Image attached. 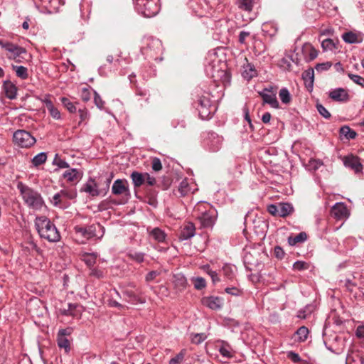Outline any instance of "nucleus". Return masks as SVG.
Here are the masks:
<instances>
[{"label":"nucleus","mask_w":364,"mask_h":364,"mask_svg":"<svg viewBox=\"0 0 364 364\" xmlns=\"http://www.w3.org/2000/svg\"><path fill=\"white\" fill-rule=\"evenodd\" d=\"M35 225L41 237L51 242L60 240V235L55 225L46 217H37L35 220Z\"/></svg>","instance_id":"f257e3e1"},{"label":"nucleus","mask_w":364,"mask_h":364,"mask_svg":"<svg viewBox=\"0 0 364 364\" xmlns=\"http://www.w3.org/2000/svg\"><path fill=\"white\" fill-rule=\"evenodd\" d=\"M193 214L199 220L201 228H212L215 220V210L207 203L199 202L194 208Z\"/></svg>","instance_id":"f03ea898"},{"label":"nucleus","mask_w":364,"mask_h":364,"mask_svg":"<svg viewBox=\"0 0 364 364\" xmlns=\"http://www.w3.org/2000/svg\"><path fill=\"white\" fill-rule=\"evenodd\" d=\"M17 188L27 206L34 210H40L42 208L44 205V201L38 191L31 188L21 182L18 183Z\"/></svg>","instance_id":"7ed1b4c3"},{"label":"nucleus","mask_w":364,"mask_h":364,"mask_svg":"<svg viewBox=\"0 0 364 364\" xmlns=\"http://www.w3.org/2000/svg\"><path fill=\"white\" fill-rule=\"evenodd\" d=\"M77 240L80 243H85L87 240L96 237L101 239L105 233V228L100 224H92L89 226H75L74 228Z\"/></svg>","instance_id":"20e7f679"},{"label":"nucleus","mask_w":364,"mask_h":364,"mask_svg":"<svg viewBox=\"0 0 364 364\" xmlns=\"http://www.w3.org/2000/svg\"><path fill=\"white\" fill-rule=\"evenodd\" d=\"M0 46L7 52L6 56L9 59L14 60L18 63H21V59L24 58L23 55L27 54L26 50L24 48L9 41L0 40Z\"/></svg>","instance_id":"39448f33"},{"label":"nucleus","mask_w":364,"mask_h":364,"mask_svg":"<svg viewBox=\"0 0 364 364\" xmlns=\"http://www.w3.org/2000/svg\"><path fill=\"white\" fill-rule=\"evenodd\" d=\"M137 10L144 17L155 16L160 11L159 0H149L137 3Z\"/></svg>","instance_id":"423d86ee"},{"label":"nucleus","mask_w":364,"mask_h":364,"mask_svg":"<svg viewBox=\"0 0 364 364\" xmlns=\"http://www.w3.org/2000/svg\"><path fill=\"white\" fill-rule=\"evenodd\" d=\"M13 141L14 144L21 148H28L33 146L36 140L30 132L19 129L16 131L13 135Z\"/></svg>","instance_id":"0eeeda50"},{"label":"nucleus","mask_w":364,"mask_h":364,"mask_svg":"<svg viewBox=\"0 0 364 364\" xmlns=\"http://www.w3.org/2000/svg\"><path fill=\"white\" fill-rule=\"evenodd\" d=\"M262 97L264 103L269 105L272 107L279 108V102L276 97V92L273 91V88H264L262 91L259 92Z\"/></svg>","instance_id":"6e6552de"},{"label":"nucleus","mask_w":364,"mask_h":364,"mask_svg":"<svg viewBox=\"0 0 364 364\" xmlns=\"http://www.w3.org/2000/svg\"><path fill=\"white\" fill-rule=\"evenodd\" d=\"M198 111L202 118L208 117L213 111L210 99L208 96H202L198 100Z\"/></svg>","instance_id":"1a4fd4ad"},{"label":"nucleus","mask_w":364,"mask_h":364,"mask_svg":"<svg viewBox=\"0 0 364 364\" xmlns=\"http://www.w3.org/2000/svg\"><path fill=\"white\" fill-rule=\"evenodd\" d=\"M59 311L64 316L79 318L82 312V306L77 304L69 303L66 307L60 308Z\"/></svg>","instance_id":"9d476101"},{"label":"nucleus","mask_w":364,"mask_h":364,"mask_svg":"<svg viewBox=\"0 0 364 364\" xmlns=\"http://www.w3.org/2000/svg\"><path fill=\"white\" fill-rule=\"evenodd\" d=\"M344 165L354 170L356 173L362 172L363 164L360 159L354 155H349L343 159Z\"/></svg>","instance_id":"9b49d317"},{"label":"nucleus","mask_w":364,"mask_h":364,"mask_svg":"<svg viewBox=\"0 0 364 364\" xmlns=\"http://www.w3.org/2000/svg\"><path fill=\"white\" fill-rule=\"evenodd\" d=\"M201 302L203 306L214 311L220 309L223 305V299L222 298L213 296L203 297Z\"/></svg>","instance_id":"f8f14e48"},{"label":"nucleus","mask_w":364,"mask_h":364,"mask_svg":"<svg viewBox=\"0 0 364 364\" xmlns=\"http://www.w3.org/2000/svg\"><path fill=\"white\" fill-rule=\"evenodd\" d=\"M328 97L332 100L338 102H346L349 100L348 91L341 87L330 90L328 92Z\"/></svg>","instance_id":"ddd939ff"},{"label":"nucleus","mask_w":364,"mask_h":364,"mask_svg":"<svg viewBox=\"0 0 364 364\" xmlns=\"http://www.w3.org/2000/svg\"><path fill=\"white\" fill-rule=\"evenodd\" d=\"M331 213L338 220L347 218L349 215L348 210L343 203H336L332 207Z\"/></svg>","instance_id":"4468645a"},{"label":"nucleus","mask_w":364,"mask_h":364,"mask_svg":"<svg viewBox=\"0 0 364 364\" xmlns=\"http://www.w3.org/2000/svg\"><path fill=\"white\" fill-rule=\"evenodd\" d=\"M112 192L117 196L128 193L129 192L128 182L126 180L117 179L112 185Z\"/></svg>","instance_id":"2eb2a0df"},{"label":"nucleus","mask_w":364,"mask_h":364,"mask_svg":"<svg viewBox=\"0 0 364 364\" xmlns=\"http://www.w3.org/2000/svg\"><path fill=\"white\" fill-rule=\"evenodd\" d=\"M342 38L347 43H360L363 41V35L360 32L348 31L342 35Z\"/></svg>","instance_id":"dca6fc26"},{"label":"nucleus","mask_w":364,"mask_h":364,"mask_svg":"<svg viewBox=\"0 0 364 364\" xmlns=\"http://www.w3.org/2000/svg\"><path fill=\"white\" fill-rule=\"evenodd\" d=\"M136 291L137 292L136 293L131 290H125L124 295L129 299V302H131L133 304H144L146 299L141 296V291L137 289Z\"/></svg>","instance_id":"f3484780"},{"label":"nucleus","mask_w":364,"mask_h":364,"mask_svg":"<svg viewBox=\"0 0 364 364\" xmlns=\"http://www.w3.org/2000/svg\"><path fill=\"white\" fill-rule=\"evenodd\" d=\"M346 364H364V354L360 351H351L347 355Z\"/></svg>","instance_id":"a211bd4d"},{"label":"nucleus","mask_w":364,"mask_h":364,"mask_svg":"<svg viewBox=\"0 0 364 364\" xmlns=\"http://www.w3.org/2000/svg\"><path fill=\"white\" fill-rule=\"evenodd\" d=\"M174 288L179 291L184 290L187 286L186 278L182 274H176L173 276Z\"/></svg>","instance_id":"6ab92c4d"},{"label":"nucleus","mask_w":364,"mask_h":364,"mask_svg":"<svg viewBox=\"0 0 364 364\" xmlns=\"http://www.w3.org/2000/svg\"><path fill=\"white\" fill-rule=\"evenodd\" d=\"M82 191L89 193L92 196H97L100 194L97 184L95 180L92 178L89 179V181L85 184Z\"/></svg>","instance_id":"aec40b11"},{"label":"nucleus","mask_w":364,"mask_h":364,"mask_svg":"<svg viewBox=\"0 0 364 364\" xmlns=\"http://www.w3.org/2000/svg\"><path fill=\"white\" fill-rule=\"evenodd\" d=\"M43 102L46 108L48 109L49 114L53 119H60L61 118L60 111L53 105L52 101L50 99L46 97L43 100Z\"/></svg>","instance_id":"412c9836"},{"label":"nucleus","mask_w":364,"mask_h":364,"mask_svg":"<svg viewBox=\"0 0 364 364\" xmlns=\"http://www.w3.org/2000/svg\"><path fill=\"white\" fill-rule=\"evenodd\" d=\"M3 89L6 97L13 100L16 97L17 88L11 82L6 80L3 84Z\"/></svg>","instance_id":"4be33fe9"},{"label":"nucleus","mask_w":364,"mask_h":364,"mask_svg":"<svg viewBox=\"0 0 364 364\" xmlns=\"http://www.w3.org/2000/svg\"><path fill=\"white\" fill-rule=\"evenodd\" d=\"M82 173L77 168H71L64 172L63 177L69 182L78 181L82 178Z\"/></svg>","instance_id":"5701e85b"},{"label":"nucleus","mask_w":364,"mask_h":364,"mask_svg":"<svg viewBox=\"0 0 364 364\" xmlns=\"http://www.w3.org/2000/svg\"><path fill=\"white\" fill-rule=\"evenodd\" d=\"M196 233V228L193 223L187 224L181 230L179 238L181 240H188L193 237Z\"/></svg>","instance_id":"b1692460"},{"label":"nucleus","mask_w":364,"mask_h":364,"mask_svg":"<svg viewBox=\"0 0 364 364\" xmlns=\"http://www.w3.org/2000/svg\"><path fill=\"white\" fill-rule=\"evenodd\" d=\"M302 78L304 81L306 87L312 89L314 80V70L312 68L305 70L302 73Z\"/></svg>","instance_id":"393cba45"},{"label":"nucleus","mask_w":364,"mask_h":364,"mask_svg":"<svg viewBox=\"0 0 364 364\" xmlns=\"http://www.w3.org/2000/svg\"><path fill=\"white\" fill-rule=\"evenodd\" d=\"M279 205V216L285 218L294 211L291 204L288 203H280Z\"/></svg>","instance_id":"a878e982"},{"label":"nucleus","mask_w":364,"mask_h":364,"mask_svg":"<svg viewBox=\"0 0 364 364\" xmlns=\"http://www.w3.org/2000/svg\"><path fill=\"white\" fill-rule=\"evenodd\" d=\"M309 331L308 328L303 326L297 329L294 333L295 341L297 342H304L309 336Z\"/></svg>","instance_id":"bb28decb"},{"label":"nucleus","mask_w":364,"mask_h":364,"mask_svg":"<svg viewBox=\"0 0 364 364\" xmlns=\"http://www.w3.org/2000/svg\"><path fill=\"white\" fill-rule=\"evenodd\" d=\"M256 75L257 70L255 66L251 63H247L246 65H244V70L242 72L243 77L250 80Z\"/></svg>","instance_id":"cd10ccee"},{"label":"nucleus","mask_w":364,"mask_h":364,"mask_svg":"<svg viewBox=\"0 0 364 364\" xmlns=\"http://www.w3.org/2000/svg\"><path fill=\"white\" fill-rule=\"evenodd\" d=\"M340 134L341 136H344L346 139L348 140L353 139L357 136V133L347 125L341 127Z\"/></svg>","instance_id":"c85d7f7f"},{"label":"nucleus","mask_w":364,"mask_h":364,"mask_svg":"<svg viewBox=\"0 0 364 364\" xmlns=\"http://www.w3.org/2000/svg\"><path fill=\"white\" fill-rule=\"evenodd\" d=\"M131 178L134 187H139L145 182L144 174L137 171H134L132 173Z\"/></svg>","instance_id":"c756f323"},{"label":"nucleus","mask_w":364,"mask_h":364,"mask_svg":"<svg viewBox=\"0 0 364 364\" xmlns=\"http://www.w3.org/2000/svg\"><path fill=\"white\" fill-rule=\"evenodd\" d=\"M307 240V235L304 232H301L295 237H289L288 242L290 245L294 246L297 243L304 242Z\"/></svg>","instance_id":"7c9ffc66"},{"label":"nucleus","mask_w":364,"mask_h":364,"mask_svg":"<svg viewBox=\"0 0 364 364\" xmlns=\"http://www.w3.org/2000/svg\"><path fill=\"white\" fill-rule=\"evenodd\" d=\"M12 68L15 71L17 77L22 80H26L28 78V69L26 67L21 65H13Z\"/></svg>","instance_id":"2f4dec72"},{"label":"nucleus","mask_w":364,"mask_h":364,"mask_svg":"<svg viewBox=\"0 0 364 364\" xmlns=\"http://www.w3.org/2000/svg\"><path fill=\"white\" fill-rule=\"evenodd\" d=\"M150 235L157 242H161L165 240L166 234L159 228H154L150 232Z\"/></svg>","instance_id":"473e14b6"},{"label":"nucleus","mask_w":364,"mask_h":364,"mask_svg":"<svg viewBox=\"0 0 364 364\" xmlns=\"http://www.w3.org/2000/svg\"><path fill=\"white\" fill-rule=\"evenodd\" d=\"M47 154L45 152H41L35 156L32 159V164L34 166H38L46 161Z\"/></svg>","instance_id":"72a5a7b5"},{"label":"nucleus","mask_w":364,"mask_h":364,"mask_svg":"<svg viewBox=\"0 0 364 364\" xmlns=\"http://www.w3.org/2000/svg\"><path fill=\"white\" fill-rule=\"evenodd\" d=\"M144 256H145V254L143 252L130 251L127 253V257L129 259H131L138 263H141L144 261Z\"/></svg>","instance_id":"f704fd0d"},{"label":"nucleus","mask_w":364,"mask_h":364,"mask_svg":"<svg viewBox=\"0 0 364 364\" xmlns=\"http://www.w3.org/2000/svg\"><path fill=\"white\" fill-rule=\"evenodd\" d=\"M58 345L60 348H64L65 351L68 353L70 350V341L65 336L57 337Z\"/></svg>","instance_id":"c9c22d12"},{"label":"nucleus","mask_w":364,"mask_h":364,"mask_svg":"<svg viewBox=\"0 0 364 364\" xmlns=\"http://www.w3.org/2000/svg\"><path fill=\"white\" fill-rule=\"evenodd\" d=\"M321 47L324 51L327 50H333L336 47V43L333 41V40L331 38H326L323 40L321 43Z\"/></svg>","instance_id":"e433bc0d"},{"label":"nucleus","mask_w":364,"mask_h":364,"mask_svg":"<svg viewBox=\"0 0 364 364\" xmlns=\"http://www.w3.org/2000/svg\"><path fill=\"white\" fill-rule=\"evenodd\" d=\"M210 137L213 138V139H216V144H215L213 143L211 144L210 149L213 151H218L220 149V145H221V143H222V141H223L222 137L219 136L218 135H217L215 133H211L210 135Z\"/></svg>","instance_id":"4c0bfd02"},{"label":"nucleus","mask_w":364,"mask_h":364,"mask_svg":"<svg viewBox=\"0 0 364 364\" xmlns=\"http://www.w3.org/2000/svg\"><path fill=\"white\" fill-rule=\"evenodd\" d=\"M178 191L180 193L181 196H186L191 191V188L186 180H183L180 183L178 188Z\"/></svg>","instance_id":"58836bf2"},{"label":"nucleus","mask_w":364,"mask_h":364,"mask_svg":"<svg viewBox=\"0 0 364 364\" xmlns=\"http://www.w3.org/2000/svg\"><path fill=\"white\" fill-rule=\"evenodd\" d=\"M279 98L284 104H288L291 101V95L289 90L284 87L280 90L279 93Z\"/></svg>","instance_id":"ea45409f"},{"label":"nucleus","mask_w":364,"mask_h":364,"mask_svg":"<svg viewBox=\"0 0 364 364\" xmlns=\"http://www.w3.org/2000/svg\"><path fill=\"white\" fill-rule=\"evenodd\" d=\"M61 102L63 105L70 112L74 113L76 112L75 105L67 97H62Z\"/></svg>","instance_id":"a19ab883"},{"label":"nucleus","mask_w":364,"mask_h":364,"mask_svg":"<svg viewBox=\"0 0 364 364\" xmlns=\"http://www.w3.org/2000/svg\"><path fill=\"white\" fill-rule=\"evenodd\" d=\"M90 275L97 279H102L105 277L104 270L97 267H91Z\"/></svg>","instance_id":"79ce46f5"},{"label":"nucleus","mask_w":364,"mask_h":364,"mask_svg":"<svg viewBox=\"0 0 364 364\" xmlns=\"http://www.w3.org/2000/svg\"><path fill=\"white\" fill-rule=\"evenodd\" d=\"M348 76L355 84L361 86L362 87H364V77H363L358 75H355V74H352V73H348Z\"/></svg>","instance_id":"37998d69"},{"label":"nucleus","mask_w":364,"mask_h":364,"mask_svg":"<svg viewBox=\"0 0 364 364\" xmlns=\"http://www.w3.org/2000/svg\"><path fill=\"white\" fill-rule=\"evenodd\" d=\"M193 284L196 289L200 290L205 287L206 282L203 277H196L194 279Z\"/></svg>","instance_id":"c03bdc74"},{"label":"nucleus","mask_w":364,"mask_h":364,"mask_svg":"<svg viewBox=\"0 0 364 364\" xmlns=\"http://www.w3.org/2000/svg\"><path fill=\"white\" fill-rule=\"evenodd\" d=\"M239 7L247 11H250L252 9V0H240Z\"/></svg>","instance_id":"a18cd8bd"},{"label":"nucleus","mask_w":364,"mask_h":364,"mask_svg":"<svg viewBox=\"0 0 364 364\" xmlns=\"http://www.w3.org/2000/svg\"><path fill=\"white\" fill-rule=\"evenodd\" d=\"M63 200V198L61 196L60 192H58L53 196L50 201L53 205L61 208Z\"/></svg>","instance_id":"49530a36"},{"label":"nucleus","mask_w":364,"mask_h":364,"mask_svg":"<svg viewBox=\"0 0 364 364\" xmlns=\"http://www.w3.org/2000/svg\"><path fill=\"white\" fill-rule=\"evenodd\" d=\"M96 258H97L96 254L93 253V254L87 255V256H85L84 258V261L87 266L93 267L96 262Z\"/></svg>","instance_id":"de8ad7c7"},{"label":"nucleus","mask_w":364,"mask_h":364,"mask_svg":"<svg viewBox=\"0 0 364 364\" xmlns=\"http://www.w3.org/2000/svg\"><path fill=\"white\" fill-rule=\"evenodd\" d=\"M316 109L318 113L326 119L331 117L330 112L321 104H316Z\"/></svg>","instance_id":"09e8293b"},{"label":"nucleus","mask_w":364,"mask_h":364,"mask_svg":"<svg viewBox=\"0 0 364 364\" xmlns=\"http://www.w3.org/2000/svg\"><path fill=\"white\" fill-rule=\"evenodd\" d=\"M304 50L309 51V60H310L315 59L318 55L317 50L309 44L305 46Z\"/></svg>","instance_id":"8fccbe9b"},{"label":"nucleus","mask_w":364,"mask_h":364,"mask_svg":"<svg viewBox=\"0 0 364 364\" xmlns=\"http://www.w3.org/2000/svg\"><path fill=\"white\" fill-rule=\"evenodd\" d=\"M53 164L58 166L60 168H69V164L58 157V155L55 156L53 160Z\"/></svg>","instance_id":"3c124183"},{"label":"nucleus","mask_w":364,"mask_h":364,"mask_svg":"<svg viewBox=\"0 0 364 364\" xmlns=\"http://www.w3.org/2000/svg\"><path fill=\"white\" fill-rule=\"evenodd\" d=\"M206 335L205 333H196L192 337V342L196 344H200L206 339Z\"/></svg>","instance_id":"603ef678"},{"label":"nucleus","mask_w":364,"mask_h":364,"mask_svg":"<svg viewBox=\"0 0 364 364\" xmlns=\"http://www.w3.org/2000/svg\"><path fill=\"white\" fill-rule=\"evenodd\" d=\"M309 267V264L303 261H296L293 265L294 269L299 271L307 269Z\"/></svg>","instance_id":"864d4df0"},{"label":"nucleus","mask_w":364,"mask_h":364,"mask_svg":"<svg viewBox=\"0 0 364 364\" xmlns=\"http://www.w3.org/2000/svg\"><path fill=\"white\" fill-rule=\"evenodd\" d=\"M61 196L64 198L73 199L76 197L77 193L75 191H70L68 190H61L60 191Z\"/></svg>","instance_id":"5fc2aeb1"},{"label":"nucleus","mask_w":364,"mask_h":364,"mask_svg":"<svg viewBox=\"0 0 364 364\" xmlns=\"http://www.w3.org/2000/svg\"><path fill=\"white\" fill-rule=\"evenodd\" d=\"M78 112H79V115H80V118L79 124H80L81 123H82L85 121L88 120V119L90 117V114L87 109H80L78 110Z\"/></svg>","instance_id":"6e6d98bb"},{"label":"nucleus","mask_w":364,"mask_h":364,"mask_svg":"<svg viewBox=\"0 0 364 364\" xmlns=\"http://www.w3.org/2000/svg\"><path fill=\"white\" fill-rule=\"evenodd\" d=\"M332 65L331 62H325L322 63H318L316 66V70L318 72H322L324 70H328Z\"/></svg>","instance_id":"4d7b16f0"},{"label":"nucleus","mask_w":364,"mask_h":364,"mask_svg":"<svg viewBox=\"0 0 364 364\" xmlns=\"http://www.w3.org/2000/svg\"><path fill=\"white\" fill-rule=\"evenodd\" d=\"M95 97H94V102L95 105L100 109H102L104 107L105 102L102 100L101 97L99 95V94L97 92H94Z\"/></svg>","instance_id":"13d9d810"},{"label":"nucleus","mask_w":364,"mask_h":364,"mask_svg":"<svg viewBox=\"0 0 364 364\" xmlns=\"http://www.w3.org/2000/svg\"><path fill=\"white\" fill-rule=\"evenodd\" d=\"M151 168L154 171H159L162 168L161 160L159 158H154L152 160Z\"/></svg>","instance_id":"bf43d9fd"},{"label":"nucleus","mask_w":364,"mask_h":364,"mask_svg":"<svg viewBox=\"0 0 364 364\" xmlns=\"http://www.w3.org/2000/svg\"><path fill=\"white\" fill-rule=\"evenodd\" d=\"M287 358L290 359L294 363H299L301 361V359L299 355L294 351H289L287 353Z\"/></svg>","instance_id":"052dcab7"},{"label":"nucleus","mask_w":364,"mask_h":364,"mask_svg":"<svg viewBox=\"0 0 364 364\" xmlns=\"http://www.w3.org/2000/svg\"><path fill=\"white\" fill-rule=\"evenodd\" d=\"M267 210L271 215L279 216V205L271 204L268 205Z\"/></svg>","instance_id":"680f3d73"},{"label":"nucleus","mask_w":364,"mask_h":364,"mask_svg":"<svg viewBox=\"0 0 364 364\" xmlns=\"http://www.w3.org/2000/svg\"><path fill=\"white\" fill-rule=\"evenodd\" d=\"M225 292L232 296H240L242 291L236 287H227L225 289Z\"/></svg>","instance_id":"e2e57ef3"},{"label":"nucleus","mask_w":364,"mask_h":364,"mask_svg":"<svg viewBox=\"0 0 364 364\" xmlns=\"http://www.w3.org/2000/svg\"><path fill=\"white\" fill-rule=\"evenodd\" d=\"M159 274L160 272H159L158 271H151L146 275L145 280L147 282H150L153 281Z\"/></svg>","instance_id":"0e129e2a"},{"label":"nucleus","mask_w":364,"mask_h":364,"mask_svg":"<svg viewBox=\"0 0 364 364\" xmlns=\"http://www.w3.org/2000/svg\"><path fill=\"white\" fill-rule=\"evenodd\" d=\"M184 358V353L181 351L176 357L171 359L169 364H177L179 361H181Z\"/></svg>","instance_id":"69168bd1"},{"label":"nucleus","mask_w":364,"mask_h":364,"mask_svg":"<svg viewBox=\"0 0 364 364\" xmlns=\"http://www.w3.org/2000/svg\"><path fill=\"white\" fill-rule=\"evenodd\" d=\"M224 274L228 278L232 279L233 277L232 268L230 266L226 265L223 267Z\"/></svg>","instance_id":"338daca9"},{"label":"nucleus","mask_w":364,"mask_h":364,"mask_svg":"<svg viewBox=\"0 0 364 364\" xmlns=\"http://www.w3.org/2000/svg\"><path fill=\"white\" fill-rule=\"evenodd\" d=\"M355 334L358 338L364 339V326H358L356 328Z\"/></svg>","instance_id":"774afa93"}]
</instances>
